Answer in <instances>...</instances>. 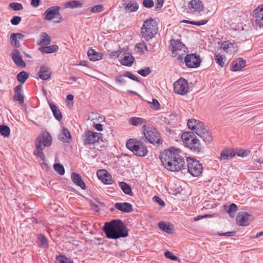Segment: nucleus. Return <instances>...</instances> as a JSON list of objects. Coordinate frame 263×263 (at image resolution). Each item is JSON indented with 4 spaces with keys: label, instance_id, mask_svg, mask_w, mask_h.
I'll list each match as a JSON object with an SVG mask.
<instances>
[{
    "label": "nucleus",
    "instance_id": "f257e3e1",
    "mask_svg": "<svg viewBox=\"0 0 263 263\" xmlns=\"http://www.w3.org/2000/svg\"><path fill=\"white\" fill-rule=\"evenodd\" d=\"M160 158L165 168L171 172L185 169V161L179 148L171 147L160 154Z\"/></svg>",
    "mask_w": 263,
    "mask_h": 263
},
{
    "label": "nucleus",
    "instance_id": "f03ea898",
    "mask_svg": "<svg viewBox=\"0 0 263 263\" xmlns=\"http://www.w3.org/2000/svg\"><path fill=\"white\" fill-rule=\"evenodd\" d=\"M102 230L108 238L117 239L128 236V230L123 221L115 219L105 223Z\"/></svg>",
    "mask_w": 263,
    "mask_h": 263
},
{
    "label": "nucleus",
    "instance_id": "7ed1b4c3",
    "mask_svg": "<svg viewBox=\"0 0 263 263\" xmlns=\"http://www.w3.org/2000/svg\"><path fill=\"white\" fill-rule=\"evenodd\" d=\"M52 140V138L48 132L43 133L40 135L35 141L36 150L33 152L34 155L37 157L40 158L42 161H45L46 158L43 151L46 147H48L51 145Z\"/></svg>",
    "mask_w": 263,
    "mask_h": 263
},
{
    "label": "nucleus",
    "instance_id": "20e7f679",
    "mask_svg": "<svg viewBox=\"0 0 263 263\" xmlns=\"http://www.w3.org/2000/svg\"><path fill=\"white\" fill-rule=\"evenodd\" d=\"M181 139L186 147L196 153L204 152V147L199 140L192 132H184L181 136Z\"/></svg>",
    "mask_w": 263,
    "mask_h": 263
},
{
    "label": "nucleus",
    "instance_id": "39448f33",
    "mask_svg": "<svg viewBox=\"0 0 263 263\" xmlns=\"http://www.w3.org/2000/svg\"><path fill=\"white\" fill-rule=\"evenodd\" d=\"M158 22L156 19L151 17L144 21L141 27V34L146 40L153 38L158 33Z\"/></svg>",
    "mask_w": 263,
    "mask_h": 263
},
{
    "label": "nucleus",
    "instance_id": "423d86ee",
    "mask_svg": "<svg viewBox=\"0 0 263 263\" xmlns=\"http://www.w3.org/2000/svg\"><path fill=\"white\" fill-rule=\"evenodd\" d=\"M126 147L135 155L139 157L145 156L148 152L147 147L142 142L132 139L127 141Z\"/></svg>",
    "mask_w": 263,
    "mask_h": 263
},
{
    "label": "nucleus",
    "instance_id": "0eeeda50",
    "mask_svg": "<svg viewBox=\"0 0 263 263\" xmlns=\"http://www.w3.org/2000/svg\"><path fill=\"white\" fill-rule=\"evenodd\" d=\"M142 129L145 138L149 143L157 145L162 144L163 141L161 139L160 134L156 128L144 125L142 126Z\"/></svg>",
    "mask_w": 263,
    "mask_h": 263
},
{
    "label": "nucleus",
    "instance_id": "6e6552de",
    "mask_svg": "<svg viewBox=\"0 0 263 263\" xmlns=\"http://www.w3.org/2000/svg\"><path fill=\"white\" fill-rule=\"evenodd\" d=\"M60 9L61 7L58 6H52L48 8L43 14L45 19L47 21H51L55 18L57 20L54 21V23H60L62 22L63 18L59 12Z\"/></svg>",
    "mask_w": 263,
    "mask_h": 263
},
{
    "label": "nucleus",
    "instance_id": "1a4fd4ad",
    "mask_svg": "<svg viewBox=\"0 0 263 263\" xmlns=\"http://www.w3.org/2000/svg\"><path fill=\"white\" fill-rule=\"evenodd\" d=\"M170 49L174 54L176 55H178V59L182 60L183 59L182 55L186 52L187 48L179 40H171Z\"/></svg>",
    "mask_w": 263,
    "mask_h": 263
},
{
    "label": "nucleus",
    "instance_id": "9d476101",
    "mask_svg": "<svg viewBox=\"0 0 263 263\" xmlns=\"http://www.w3.org/2000/svg\"><path fill=\"white\" fill-rule=\"evenodd\" d=\"M187 170L189 173L193 176H198L202 173L203 167L202 164L196 159L187 158Z\"/></svg>",
    "mask_w": 263,
    "mask_h": 263
},
{
    "label": "nucleus",
    "instance_id": "9b49d317",
    "mask_svg": "<svg viewBox=\"0 0 263 263\" xmlns=\"http://www.w3.org/2000/svg\"><path fill=\"white\" fill-rule=\"evenodd\" d=\"M187 12L195 16L201 15L203 11L204 5L201 0H191L187 5Z\"/></svg>",
    "mask_w": 263,
    "mask_h": 263
},
{
    "label": "nucleus",
    "instance_id": "f8f14e48",
    "mask_svg": "<svg viewBox=\"0 0 263 263\" xmlns=\"http://www.w3.org/2000/svg\"><path fill=\"white\" fill-rule=\"evenodd\" d=\"M189 85L187 80L180 78L174 84V90L176 93L184 95L189 91Z\"/></svg>",
    "mask_w": 263,
    "mask_h": 263
},
{
    "label": "nucleus",
    "instance_id": "ddd939ff",
    "mask_svg": "<svg viewBox=\"0 0 263 263\" xmlns=\"http://www.w3.org/2000/svg\"><path fill=\"white\" fill-rule=\"evenodd\" d=\"M102 134L91 131L85 132L83 136V141L84 145H92L99 141L101 139Z\"/></svg>",
    "mask_w": 263,
    "mask_h": 263
},
{
    "label": "nucleus",
    "instance_id": "4468645a",
    "mask_svg": "<svg viewBox=\"0 0 263 263\" xmlns=\"http://www.w3.org/2000/svg\"><path fill=\"white\" fill-rule=\"evenodd\" d=\"M184 62L189 68H197L201 63L200 57L196 53L188 54L184 58Z\"/></svg>",
    "mask_w": 263,
    "mask_h": 263
},
{
    "label": "nucleus",
    "instance_id": "2eb2a0df",
    "mask_svg": "<svg viewBox=\"0 0 263 263\" xmlns=\"http://www.w3.org/2000/svg\"><path fill=\"white\" fill-rule=\"evenodd\" d=\"M195 133L202 138L205 142L210 143L213 141V137L211 133L205 128L204 125L199 130L195 132Z\"/></svg>",
    "mask_w": 263,
    "mask_h": 263
},
{
    "label": "nucleus",
    "instance_id": "dca6fc26",
    "mask_svg": "<svg viewBox=\"0 0 263 263\" xmlns=\"http://www.w3.org/2000/svg\"><path fill=\"white\" fill-rule=\"evenodd\" d=\"M251 215L247 212L239 213L236 216L237 223L241 226H246L249 224Z\"/></svg>",
    "mask_w": 263,
    "mask_h": 263
},
{
    "label": "nucleus",
    "instance_id": "f3484780",
    "mask_svg": "<svg viewBox=\"0 0 263 263\" xmlns=\"http://www.w3.org/2000/svg\"><path fill=\"white\" fill-rule=\"evenodd\" d=\"M221 48L224 51L229 54H234L238 50V47L234 43L230 42L229 41H226L222 42Z\"/></svg>",
    "mask_w": 263,
    "mask_h": 263
},
{
    "label": "nucleus",
    "instance_id": "a211bd4d",
    "mask_svg": "<svg viewBox=\"0 0 263 263\" xmlns=\"http://www.w3.org/2000/svg\"><path fill=\"white\" fill-rule=\"evenodd\" d=\"M12 59L14 63L18 67L24 68L26 66V63L23 60L21 53L17 49H14L11 53Z\"/></svg>",
    "mask_w": 263,
    "mask_h": 263
},
{
    "label": "nucleus",
    "instance_id": "6ab92c4d",
    "mask_svg": "<svg viewBox=\"0 0 263 263\" xmlns=\"http://www.w3.org/2000/svg\"><path fill=\"white\" fill-rule=\"evenodd\" d=\"M255 22L259 27H263V4L254 10Z\"/></svg>",
    "mask_w": 263,
    "mask_h": 263
},
{
    "label": "nucleus",
    "instance_id": "aec40b11",
    "mask_svg": "<svg viewBox=\"0 0 263 263\" xmlns=\"http://www.w3.org/2000/svg\"><path fill=\"white\" fill-rule=\"evenodd\" d=\"M99 179L105 184H111L112 180L111 176L105 170H100L97 172Z\"/></svg>",
    "mask_w": 263,
    "mask_h": 263
},
{
    "label": "nucleus",
    "instance_id": "412c9836",
    "mask_svg": "<svg viewBox=\"0 0 263 263\" xmlns=\"http://www.w3.org/2000/svg\"><path fill=\"white\" fill-rule=\"evenodd\" d=\"M38 74L40 79L46 80L50 78L51 71L49 67L46 65H41Z\"/></svg>",
    "mask_w": 263,
    "mask_h": 263
},
{
    "label": "nucleus",
    "instance_id": "4be33fe9",
    "mask_svg": "<svg viewBox=\"0 0 263 263\" xmlns=\"http://www.w3.org/2000/svg\"><path fill=\"white\" fill-rule=\"evenodd\" d=\"M246 60L242 58H238L232 63L230 69L233 71L240 70L246 66Z\"/></svg>",
    "mask_w": 263,
    "mask_h": 263
},
{
    "label": "nucleus",
    "instance_id": "5701e85b",
    "mask_svg": "<svg viewBox=\"0 0 263 263\" xmlns=\"http://www.w3.org/2000/svg\"><path fill=\"white\" fill-rule=\"evenodd\" d=\"M115 208L123 213H130L133 211L132 205L128 202H117Z\"/></svg>",
    "mask_w": 263,
    "mask_h": 263
},
{
    "label": "nucleus",
    "instance_id": "b1692460",
    "mask_svg": "<svg viewBox=\"0 0 263 263\" xmlns=\"http://www.w3.org/2000/svg\"><path fill=\"white\" fill-rule=\"evenodd\" d=\"M71 178L73 183L80 187L82 190L86 189V184L80 174L73 172L71 173Z\"/></svg>",
    "mask_w": 263,
    "mask_h": 263
},
{
    "label": "nucleus",
    "instance_id": "393cba45",
    "mask_svg": "<svg viewBox=\"0 0 263 263\" xmlns=\"http://www.w3.org/2000/svg\"><path fill=\"white\" fill-rule=\"evenodd\" d=\"M203 125L204 124L202 122L194 119H189L187 122L189 128L194 130V132L199 130Z\"/></svg>",
    "mask_w": 263,
    "mask_h": 263
},
{
    "label": "nucleus",
    "instance_id": "a878e982",
    "mask_svg": "<svg viewBox=\"0 0 263 263\" xmlns=\"http://www.w3.org/2000/svg\"><path fill=\"white\" fill-rule=\"evenodd\" d=\"M235 155L236 153L234 150L226 148L221 151L220 156L219 159L220 160H227L232 158Z\"/></svg>",
    "mask_w": 263,
    "mask_h": 263
},
{
    "label": "nucleus",
    "instance_id": "bb28decb",
    "mask_svg": "<svg viewBox=\"0 0 263 263\" xmlns=\"http://www.w3.org/2000/svg\"><path fill=\"white\" fill-rule=\"evenodd\" d=\"M23 89V86L21 84H20L16 86L14 88V100L16 101H18L21 104H22L24 101V97L23 94L21 93V91Z\"/></svg>",
    "mask_w": 263,
    "mask_h": 263
},
{
    "label": "nucleus",
    "instance_id": "cd10ccee",
    "mask_svg": "<svg viewBox=\"0 0 263 263\" xmlns=\"http://www.w3.org/2000/svg\"><path fill=\"white\" fill-rule=\"evenodd\" d=\"M59 140L63 143H69L72 140V137L69 130L63 127L62 135L59 136Z\"/></svg>",
    "mask_w": 263,
    "mask_h": 263
},
{
    "label": "nucleus",
    "instance_id": "c85d7f7f",
    "mask_svg": "<svg viewBox=\"0 0 263 263\" xmlns=\"http://www.w3.org/2000/svg\"><path fill=\"white\" fill-rule=\"evenodd\" d=\"M59 49V47L57 45H52L51 46H45L41 47L39 50L42 52L46 53H52L57 52Z\"/></svg>",
    "mask_w": 263,
    "mask_h": 263
},
{
    "label": "nucleus",
    "instance_id": "c756f323",
    "mask_svg": "<svg viewBox=\"0 0 263 263\" xmlns=\"http://www.w3.org/2000/svg\"><path fill=\"white\" fill-rule=\"evenodd\" d=\"M134 60L135 58L133 56L129 54H127L121 60L120 62L122 65L130 67L133 65Z\"/></svg>",
    "mask_w": 263,
    "mask_h": 263
},
{
    "label": "nucleus",
    "instance_id": "7c9ffc66",
    "mask_svg": "<svg viewBox=\"0 0 263 263\" xmlns=\"http://www.w3.org/2000/svg\"><path fill=\"white\" fill-rule=\"evenodd\" d=\"M37 239L39 245L42 248L48 249L49 247L48 239L42 234L37 235Z\"/></svg>",
    "mask_w": 263,
    "mask_h": 263
},
{
    "label": "nucleus",
    "instance_id": "2f4dec72",
    "mask_svg": "<svg viewBox=\"0 0 263 263\" xmlns=\"http://www.w3.org/2000/svg\"><path fill=\"white\" fill-rule=\"evenodd\" d=\"M119 185L125 194L130 196H134L132 188L129 184L124 182H120L119 183Z\"/></svg>",
    "mask_w": 263,
    "mask_h": 263
},
{
    "label": "nucleus",
    "instance_id": "473e14b6",
    "mask_svg": "<svg viewBox=\"0 0 263 263\" xmlns=\"http://www.w3.org/2000/svg\"><path fill=\"white\" fill-rule=\"evenodd\" d=\"M129 123L134 126L145 125L146 121L142 118L132 117L129 119Z\"/></svg>",
    "mask_w": 263,
    "mask_h": 263
},
{
    "label": "nucleus",
    "instance_id": "72a5a7b5",
    "mask_svg": "<svg viewBox=\"0 0 263 263\" xmlns=\"http://www.w3.org/2000/svg\"><path fill=\"white\" fill-rule=\"evenodd\" d=\"M41 41L39 43L40 46H47L50 44L51 39L46 32H42L40 35Z\"/></svg>",
    "mask_w": 263,
    "mask_h": 263
},
{
    "label": "nucleus",
    "instance_id": "f704fd0d",
    "mask_svg": "<svg viewBox=\"0 0 263 263\" xmlns=\"http://www.w3.org/2000/svg\"><path fill=\"white\" fill-rule=\"evenodd\" d=\"M50 108L55 119L60 121L62 119V115L57 105L54 104H50Z\"/></svg>",
    "mask_w": 263,
    "mask_h": 263
},
{
    "label": "nucleus",
    "instance_id": "c9c22d12",
    "mask_svg": "<svg viewBox=\"0 0 263 263\" xmlns=\"http://www.w3.org/2000/svg\"><path fill=\"white\" fill-rule=\"evenodd\" d=\"M158 226L160 229L168 234H172L173 233V229L169 223H167L164 221H162L159 222Z\"/></svg>",
    "mask_w": 263,
    "mask_h": 263
},
{
    "label": "nucleus",
    "instance_id": "e433bc0d",
    "mask_svg": "<svg viewBox=\"0 0 263 263\" xmlns=\"http://www.w3.org/2000/svg\"><path fill=\"white\" fill-rule=\"evenodd\" d=\"M124 6L126 11L128 12H135L139 8V5L136 3L129 2L128 3H124Z\"/></svg>",
    "mask_w": 263,
    "mask_h": 263
},
{
    "label": "nucleus",
    "instance_id": "4c0bfd02",
    "mask_svg": "<svg viewBox=\"0 0 263 263\" xmlns=\"http://www.w3.org/2000/svg\"><path fill=\"white\" fill-rule=\"evenodd\" d=\"M87 55L91 61H97L101 59V55L92 49L88 51Z\"/></svg>",
    "mask_w": 263,
    "mask_h": 263
},
{
    "label": "nucleus",
    "instance_id": "58836bf2",
    "mask_svg": "<svg viewBox=\"0 0 263 263\" xmlns=\"http://www.w3.org/2000/svg\"><path fill=\"white\" fill-rule=\"evenodd\" d=\"M82 6V4L78 1H71L67 2L65 5V8H69L73 9L75 8H79Z\"/></svg>",
    "mask_w": 263,
    "mask_h": 263
},
{
    "label": "nucleus",
    "instance_id": "ea45409f",
    "mask_svg": "<svg viewBox=\"0 0 263 263\" xmlns=\"http://www.w3.org/2000/svg\"><path fill=\"white\" fill-rule=\"evenodd\" d=\"M29 78L28 73L25 71H22L18 73L17 75V80L20 83L23 84Z\"/></svg>",
    "mask_w": 263,
    "mask_h": 263
},
{
    "label": "nucleus",
    "instance_id": "a19ab883",
    "mask_svg": "<svg viewBox=\"0 0 263 263\" xmlns=\"http://www.w3.org/2000/svg\"><path fill=\"white\" fill-rule=\"evenodd\" d=\"M214 59L216 62L221 66V67H223L225 64L226 58L224 57L219 54H215L214 55Z\"/></svg>",
    "mask_w": 263,
    "mask_h": 263
},
{
    "label": "nucleus",
    "instance_id": "79ce46f5",
    "mask_svg": "<svg viewBox=\"0 0 263 263\" xmlns=\"http://www.w3.org/2000/svg\"><path fill=\"white\" fill-rule=\"evenodd\" d=\"M55 263H73V262L69 258L64 255L57 256Z\"/></svg>",
    "mask_w": 263,
    "mask_h": 263
},
{
    "label": "nucleus",
    "instance_id": "37998d69",
    "mask_svg": "<svg viewBox=\"0 0 263 263\" xmlns=\"http://www.w3.org/2000/svg\"><path fill=\"white\" fill-rule=\"evenodd\" d=\"M0 133L2 135L8 137L10 136V130L7 125H0Z\"/></svg>",
    "mask_w": 263,
    "mask_h": 263
},
{
    "label": "nucleus",
    "instance_id": "c03bdc74",
    "mask_svg": "<svg viewBox=\"0 0 263 263\" xmlns=\"http://www.w3.org/2000/svg\"><path fill=\"white\" fill-rule=\"evenodd\" d=\"M54 171L60 175H63L65 173V168L60 163H55L53 165Z\"/></svg>",
    "mask_w": 263,
    "mask_h": 263
},
{
    "label": "nucleus",
    "instance_id": "a18cd8bd",
    "mask_svg": "<svg viewBox=\"0 0 263 263\" xmlns=\"http://www.w3.org/2000/svg\"><path fill=\"white\" fill-rule=\"evenodd\" d=\"M207 20H204L200 21H191L189 20H183L182 21V22L189 24H192V25H195L197 26H201L206 24L208 23Z\"/></svg>",
    "mask_w": 263,
    "mask_h": 263
},
{
    "label": "nucleus",
    "instance_id": "49530a36",
    "mask_svg": "<svg viewBox=\"0 0 263 263\" xmlns=\"http://www.w3.org/2000/svg\"><path fill=\"white\" fill-rule=\"evenodd\" d=\"M10 41L11 44L16 48H18L21 46L20 42L16 39L14 34H11L10 37Z\"/></svg>",
    "mask_w": 263,
    "mask_h": 263
},
{
    "label": "nucleus",
    "instance_id": "de8ad7c7",
    "mask_svg": "<svg viewBox=\"0 0 263 263\" xmlns=\"http://www.w3.org/2000/svg\"><path fill=\"white\" fill-rule=\"evenodd\" d=\"M9 7L14 11L22 10L23 9L22 4L16 2L10 3Z\"/></svg>",
    "mask_w": 263,
    "mask_h": 263
},
{
    "label": "nucleus",
    "instance_id": "09e8293b",
    "mask_svg": "<svg viewBox=\"0 0 263 263\" xmlns=\"http://www.w3.org/2000/svg\"><path fill=\"white\" fill-rule=\"evenodd\" d=\"M151 72V70L149 67H146L144 69H141L138 71V73L143 77L147 76Z\"/></svg>",
    "mask_w": 263,
    "mask_h": 263
},
{
    "label": "nucleus",
    "instance_id": "8fccbe9b",
    "mask_svg": "<svg viewBox=\"0 0 263 263\" xmlns=\"http://www.w3.org/2000/svg\"><path fill=\"white\" fill-rule=\"evenodd\" d=\"M235 153L237 156L243 157L247 156L250 153V151L245 150V149H237L236 152H235Z\"/></svg>",
    "mask_w": 263,
    "mask_h": 263
},
{
    "label": "nucleus",
    "instance_id": "3c124183",
    "mask_svg": "<svg viewBox=\"0 0 263 263\" xmlns=\"http://www.w3.org/2000/svg\"><path fill=\"white\" fill-rule=\"evenodd\" d=\"M103 10V6L101 5H98L91 8L90 12L92 13H99Z\"/></svg>",
    "mask_w": 263,
    "mask_h": 263
},
{
    "label": "nucleus",
    "instance_id": "603ef678",
    "mask_svg": "<svg viewBox=\"0 0 263 263\" xmlns=\"http://www.w3.org/2000/svg\"><path fill=\"white\" fill-rule=\"evenodd\" d=\"M143 5L146 8H152L154 6V2L153 0H143Z\"/></svg>",
    "mask_w": 263,
    "mask_h": 263
},
{
    "label": "nucleus",
    "instance_id": "864d4df0",
    "mask_svg": "<svg viewBox=\"0 0 263 263\" xmlns=\"http://www.w3.org/2000/svg\"><path fill=\"white\" fill-rule=\"evenodd\" d=\"M152 108L155 110H159L160 109V104L158 101V100L156 99H153L151 105Z\"/></svg>",
    "mask_w": 263,
    "mask_h": 263
},
{
    "label": "nucleus",
    "instance_id": "5fc2aeb1",
    "mask_svg": "<svg viewBox=\"0 0 263 263\" xmlns=\"http://www.w3.org/2000/svg\"><path fill=\"white\" fill-rule=\"evenodd\" d=\"M164 255L166 258H169L172 260H177L178 259L179 260L177 257L175 256L173 253L170 251H167L165 252Z\"/></svg>",
    "mask_w": 263,
    "mask_h": 263
},
{
    "label": "nucleus",
    "instance_id": "6e6d98bb",
    "mask_svg": "<svg viewBox=\"0 0 263 263\" xmlns=\"http://www.w3.org/2000/svg\"><path fill=\"white\" fill-rule=\"evenodd\" d=\"M136 48H138L141 52H144L143 49H145V50L147 51V46L145 45V43L144 42H141L138 44H137L136 46Z\"/></svg>",
    "mask_w": 263,
    "mask_h": 263
},
{
    "label": "nucleus",
    "instance_id": "4d7b16f0",
    "mask_svg": "<svg viewBox=\"0 0 263 263\" xmlns=\"http://www.w3.org/2000/svg\"><path fill=\"white\" fill-rule=\"evenodd\" d=\"M124 76L126 77H128L129 79L136 81L137 82H139V80L138 78H137L136 76L130 72L126 71L124 73Z\"/></svg>",
    "mask_w": 263,
    "mask_h": 263
},
{
    "label": "nucleus",
    "instance_id": "13d9d810",
    "mask_svg": "<svg viewBox=\"0 0 263 263\" xmlns=\"http://www.w3.org/2000/svg\"><path fill=\"white\" fill-rule=\"evenodd\" d=\"M164 3V0H157L156 1V6L155 8V11H160Z\"/></svg>",
    "mask_w": 263,
    "mask_h": 263
},
{
    "label": "nucleus",
    "instance_id": "bf43d9fd",
    "mask_svg": "<svg viewBox=\"0 0 263 263\" xmlns=\"http://www.w3.org/2000/svg\"><path fill=\"white\" fill-rule=\"evenodd\" d=\"M22 18L18 16H14L11 20V23L13 25H18L20 22L21 21Z\"/></svg>",
    "mask_w": 263,
    "mask_h": 263
},
{
    "label": "nucleus",
    "instance_id": "052dcab7",
    "mask_svg": "<svg viewBox=\"0 0 263 263\" xmlns=\"http://www.w3.org/2000/svg\"><path fill=\"white\" fill-rule=\"evenodd\" d=\"M123 52V50H116V51H111L110 53H109V55L111 57H115V58H118L119 57L120 54Z\"/></svg>",
    "mask_w": 263,
    "mask_h": 263
},
{
    "label": "nucleus",
    "instance_id": "680f3d73",
    "mask_svg": "<svg viewBox=\"0 0 263 263\" xmlns=\"http://www.w3.org/2000/svg\"><path fill=\"white\" fill-rule=\"evenodd\" d=\"M237 210V206L235 203H231L229 206L228 210V213L230 212H236Z\"/></svg>",
    "mask_w": 263,
    "mask_h": 263
},
{
    "label": "nucleus",
    "instance_id": "e2e57ef3",
    "mask_svg": "<svg viewBox=\"0 0 263 263\" xmlns=\"http://www.w3.org/2000/svg\"><path fill=\"white\" fill-rule=\"evenodd\" d=\"M124 77H125L124 75H123V76L121 75V76L116 77V82H117L119 84H124L125 83V80L124 78Z\"/></svg>",
    "mask_w": 263,
    "mask_h": 263
},
{
    "label": "nucleus",
    "instance_id": "0e129e2a",
    "mask_svg": "<svg viewBox=\"0 0 263 263\" xmlns=\"http://www.w3.org/2000/svg\"><path fill=\"white\" fill-rule=\"evenodd\" d=\"M153 199L156 201L157 202V203H158L160 205L162 206H165V203L158 196H155L154 197H153Z\"/></svg>",
    "mask_w": 263,
    "mask_h": 263
},
{
    "label": "nucleus",
    "instance_id": "69168bd1",
    "mask_svg": "<svg viewBox=\"0 0 263 263\" xmlns=\"http://www.w3.org/2000/svg\"><path fill=\"white\" fill-rule=\"evenodd\" d=\"M212 215H208V214H205L204 215H199L197 217H194V220L195 221L200 220L203 218H208V217H212Z\"/></svg>",
    "mask_w": 263,
    "mask_h": 263
},
{
    "label": "nucleus",
    "instance_id": "338daca9",
    "mask_svg": "<svg viewBox=\"0 0 263 263\" xmlns=\"http://www.w3.org/2000/svg\"><path fill=\"white\" fill-rule=\"evenodd\" d=\"M91 120H97L98 121H99L100 122H103L105 121V117L104 116H100L99 115H96V118H91Z\"/></svg>",
    "mask_w": 263,
    "mask_h": 263
},
{
    "label": "nucleus",
    "instance_id": "774afa93",
    "mask_svg": "<svg viewBox=\"0 0 263 263\" xmlns=\"http://www.w3.org/2000/svg\"><path fill=\"white\" fill-rule=\"evenodd\" d=\"M93 127L98 131H102L103 130V125L101 124H95L93 125Z\"/></svg>",
    "mask_w": 263,
    "mask_h": 263
}]
</instances>
